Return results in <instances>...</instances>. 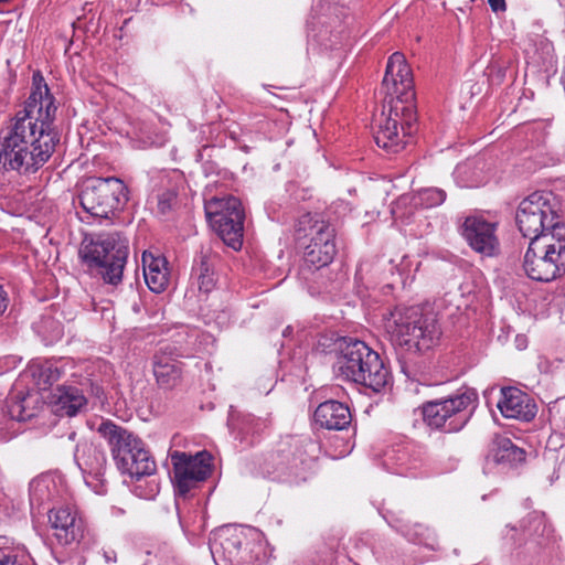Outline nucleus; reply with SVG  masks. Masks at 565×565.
Instances as JSON below:
<instances>
[{
	"mask_svg": "<svg viewBox=\"0 0 565 565\" xmlns=\"http://www.w3.org/2000/svg\"><path fill=\"white\" fill-rule=\"evenodd\" d=\"M23 109L0 130V169L20 174L36 172L52 157L58 138L50 130L56 106L41 73L33 75Z\"/></svg>",
	"mask_w": 565,
	"mask_h": 565,
	"instance_id": "obj_1",
	"label": "nucleus"
},
{
	"mask_svg": "<svg viewBox=\"0 0 565 565\" xmlns=\"http://www.w3.org/2000/svg\"><path fill=\"white\" fill-rule=\"evenodd\" d=\"M382 90L384 106L374 139L380 148L396 153L404 149L416 120L413 73H384Z\"/></svg>",
	"mask_w": 565,
	"mask_h": 565,
	"instance_id": "obj_2",
	"label": "nucleus"
},
{
	"mask_svg": "<svg viewBox=\"0 0 565 565\" xmlns=\"http://www.w3.org/2000/svg\"><path fill=\"white\" fill-rule=\"evenodd\" d=\"M334 372L338 377L361 384L373 392L384 388L390 379V372L379 353L360 340L344 342Z\"/></svg>",
	"mask_w": 565,
	"mask_h": 565,
	"instance_id": "obj_3",
	"label": "nucleus"
},
{
	"mask_svg": "<svg viewBox=\"0 0 565 565\" xmlns=\"http://www.w3.org/2000/svg\"><path fill=\"white\" fill-rule=\"evenodd\" d=\"M385 330L394 345L417 351L429 349L440 334L435 313L419 307L395 309Z\"/></svg>",
	"mask_w": 565,
	"mask_h": 565,
	"instance_id": "obj_4",
	"label": "nucleus"
},
{
	"mask_svg": "<svg viewBox=\"0 0 565 565\" xmlns=\"http://www.w3.org/2000/svg\"><path fill=\"white\" fill-rule=\"evenodd\" d=\"M81 255L95 275L106 284L116 286L122 279L128 257V241L118 233L98 235L84 241Z\"/></svg>",
	"mask_w": 565,
	"mask_h": 565,
	"instance_id": "obj_5",
	"label": "nucleus"
},
{
	"mask_svg": "<svg viewBox=\"0 0 565 565\" xmlns=\"http://www.w3.org/2000/svg\"><path fill=\"white\" fill-rule=\"evenodd\" d=\"M526 275L537 281H551L565 273V232L544 233L530 241L524 255Z\"/></svg>",
	"mask_w": 565,
	"mask_h": 565,
	"instance_id": "obj_6",
	"label": "nucleus"
},
{
	"mask_svg": "<svg viewBox=\"0 0 565 565\" xmlns=\"http://www.w3.org/2000/svg\"><path fill=\"white\" fill-rule=\"evenodd\" d=\"M79 204L95 220H110L128 201L125 183L115 177L90 178L79 192Z\"/></svg>",
	"mask_w": 565,
	"mask_h": 565,
	"instance_id": "obj_7",
	"label": "nucleus"
},
{
	"mask_svg": "<svg viewBox=\"0 0 565 565\" xmlns=\"http://www.w3.org/2000/svg\"><path fill=\"white\" fill-rule=\"evenodd\" d=\"M253 529L224 526L215 534L211 552L217 565H253L258 559L260 545Z\"/></svg>",
	"mask_w": 565,
	"mask_h": 565,
	"instance_id": "obj_8",
	"label": "nucleus"
},
{
	"mask_svg": "<svg viewBox=\"0 0 565 565\" xmlns=\"http://www.w3.org/2000/svg\"><path fill=\"white\" fill-rule=\"evenodd\" d=\"M552 200L550 192H534L519 204L515 221L524 237L532 241L544 233L565 232Z\"/></svg>",
	"mask_w": 565,
	"mask_h": 565,
	"instance_id": "obj_9",
	"label": "nucleus"
},
{
	"mask_svg": "<svg viewBox=\"0 0 565 565\" xmlns=\"http://www.w3.org/2000/svg\"><path fill=\"white\" fill-rule=\"evenodd\" d=\"M477 394L467 390L447 398L426 402L422 405V415L427 426L446 431H458L468 423Z\"/></svg>",
	"mask_w": 565,
	"mask_h": 565,
	"instance_id": "obj_10",
	"label": "nucleus"
},
{
	"mask_svg": "<svg viewBox=\"0 0 565 565\" xmlns=\"http://www.w3.org/2000/svg\"><path fill=\"white\" fill-rule=\"evenodd\" d=\"M297 232L309 237L305 246L303 269H320L328 266L337 254L334 227L310 213L302 215Z\"/></svg>",
	"mask_w": 565,
	"mask_h": 565,
	"instance_id": "obj_11",
	"label": "nucleus"
},
{
	"mask_svg": "<svg viewBox=\"0 0 565 565\" xmlns=\"http://www.w3.org/2000/svg\"><path fill=\"white\" fill-rule=\"evenodd\" d=\"M206 217L221 239L237 250L243 244L244 210L237 198L214 196L205 202Z\"/></svg>",
	"mask_w": 565,
	"mask_h": 565,
	"instance_id": "obj_12",
	"label": "nucleus"
},
{
	"mask_svg": "<svg viewBox=\"0 0 565 565\" xmlns=\"http://www.w3.org/2000/svg\"><path fill=\"white\" fill-rule=\"evenodd\" d=\"M211 459L206 451L195 456L175 451L171 456L175 493L185 497L192 488L205 480L211 473Z\"/></svg>",
	"mask_w": 565,
	"mask_h": 565,
	"instance_id": "obj_13",
	"label": "nucleus"
},
{
	"mask_svg": "<svg viewBox=\"0 0 565 565\" xmlns=\"http://www.w3.org/2000/svg\"><path fill=\"white\" fill-rule=\"evenodd\" d=\"M462 236L477 253L492 257L500 250L497 224L482 216H468L462 225Z\"/></svg>",
	"mask_w": 565,
	"mask_h": 565,
	"instance_id": "obj_14",
	"label": "nucleus"
},
{
	"mask_svg": "<svg viewBox=\"0 0 565 565\" xmlns=\"http://www.w3.org/2000/svg\"><path fill=\"white\" fill-rule=\"evenodd\" d=\"M498 408L507 418L529 422L536 415V405L531 397L516 387H503L500 390Z\"/></svg>",
	"mask_w": 565,
	"mask_h": 565,
	"instance_id": "obj_15",
	"label": "nucleus"
},
{
	"mask_svg": "<svg viewBox=\"0 0 565 565\" xmlns=\"http://www.w3.org/2000/svg\"><path fill=\"white\" fill-rule=\"evenodd\" d=\"M153 375L158 386L162 390H172L182 379V363L172 356L169 345L162 347L153 358Z\"/></svg>",
	"mask_w": 565,
	"mask_h": 565,
	"instance_id": "obj_16",
	"label": "nucleus"
},
{
	"mask_svg": "<svg viewBox=\"0 0 565 565\" xmlns=\"http://www.w3.org/2000/svg\"><path fill=\"white\" fill-rule=\"evenodd\" d=\"M49 521L54 536L62 545L71 544L82 535V525L70 507L50 510Z\"/></svg>",
	"mask_w": 565,
	"mask_h": 565,
	"instance_id": "obj_17",
	"label": "nucleus"
},
{
	"mask_svg": "<svg viewBox=\"0 0 565 565\" xmlns=\"http://www.w3.org/2000/svg\"><path fill=\"white\" fill-rule=\"evenodd\" d=\"M313 419L321 428L342 430L351 424L352 416L345 404L330 399L317 407Z\"/></svg>",
	"mask_w": 565,
	"mask_h": 565,
	"instance_id": "obj_18",
	"label": "nucleus"
},
{
	"mask_svg": "<svg viewBox=\"0 0 565 565\" xmlns=\"http://www.w3.org/2000/svg\"><path fill=\"white\" fill-rule=\"evenodd\" d=\"M141 260L143 277L148 288L156 294L164 291L170 280V273L166 257L145 250L142 253Z\"/></svg>",
	"mask_w": 565,
	"mask_h": 565,
	"instance_id": "obj_19",
	"label": "nucleus"
},
{
	"mask_svg": "<svg viewBox=\"0 0 565 565\" xmlns=\"http://www.w3.org/2000/svg\"><path fill=\"white\" fill-rule=\"evenodd\" d=\"M87 403L82 391L75 386H57L50 395L52 412L58 416H74Z\"/></svg>",
	"mask_w": 565,
	"mask_h": 565,
	"instance_id": "obj_20",
	"label": "nucleus"
},
{
	"mask_svg": "<svg viewBox=\"0 0 565 565\" xmlns=\"http://www.w3.org/2000/svg\"><path fill=\"white\" fill-rule=\"evenodd\" d=\"M116 465L122 473L137 480L153 475L157 469L154 460L145 447L134 450L130 455L120 457Z\"/></svg>",
	"mask_w": 565,
	"mask_h": 565,
	"instance_id": "obj_21",
	"label": "nucleus"
},
{
	"mask_svg": "<svg viewBox=\"0 0 565 565\" xmlns=\"http://www.w3.org/2000/svg\"><path fill=\"white\" fill-rule=\"evenodd\" d=\"M97 433L107 441L115 462L120 458L124 446H127V443L134 441V434L131 431L109 419L103 420L99 424Z\"/></svg>",
	"mask_w": 565,
	"mask_h": 565,
	"instance_id": "obj_22",
	"label": "nucleus"
},
{
	"mask_svg": "<svg viewBox=\"0 0 565 565\" xmlns=\"http://www.w3.org/2000/svg\"><path fill=\"white\" fill-rule=\"evenodd\" d=\"M75 459L77 463L82 467L84 466L89 472L98 475L102 472L103 468L106 465V456L104 451L99 450L92 444H85L82 446L77 445L75 450Z\"/></svg>",
	"mask_w": 565,
	"mask_h": 565,
	"instance_id": "obj_23",
	"label": "nucleus"
},
{
	"mask_svg": "<svg viewBox=\"0 0 565 565\" xmlns=\"http://www.w3.org/2000/svg\"><path fill=\"white\" fill-rule=\"evenodd\" d=\"M446 199V193L441 189L437 188H426L419 190L416 194L412 196L404 195L398 200V204H405L408 201L415 207H425L430 209L440 205Z\"/></svg>",
	"mask_w": 565,
	"mask_h": 565,
	"instance_id": "obj_24",
	"label": "nucleus"
},
{
	"mask_svg": "<svg viewBox=\"0 0 565 565\" xmlns=\"http://www.w3.org/2000/svg\"><path fill=\"white\" fill-rule=\"evenodd\" d=\"M520 526L527 542H537V539L544 536L547 530L545 515L539 511L529 513L521 521Z\"/></svg>",
	"mask_w": 565,
	"mask_h": 565,
	"instance_id": "obj_25",
	"label": "nucleus"
},
{
	"mask_svg": "<svg viewBox=\"0 0 565 565\" xmlns=\"http://www.w3.org/2000/svg\"><path fill=\"white\" fill-rule=\"evenodd\" d=\"M193 275L198 278V286L201 291L207 294L214 288L213 263L207 255L201 256L200 263L193 267Z\"/></svg>",
	"mask_w": 565,
	"mask_h": 565,
	"instance_id": "obj_26",
	"label": "nucleus"
},
{
	"mask_svg": "<svg viewBox=\"0 0 565 565\" xmlns=\"http://www.w3.org/2000/svg\"><path fill=\"white\" fill-rule=\"evenodd\" d=\"M498 450L494 454L497 462H521L524 460L525 452L523 449L514 446L507 437H499L497 439Z\"/></svg>",
	"mask_w": 565,
	"mask_h": 565,
	"instance_id": "obj_27",
	"label": "nucleus"
},
{
	"mask_svg": "<svg viewBox=\"0 0 565 565\" xmlns=\"http://www.w3.org/2000/svg\"><path fill=\"white\" fill-rule=\"evenodd\" d=\"M30 372L40 390H46L61 377L60 370L50 363L32 365Z\"/></svg>",
	"mask_w": 565,
	"mask_h": 565,
	"instance_id": "obj_28",
	"label": "nucleus"
},
{
	"mask_svg": "<svg viewBox=\"0 0 565 565\" xmlns=\"http://www.w3.org/2000/svg\"><path fill=\"white\" fill-rule=\"evenodd\" d=\"M313 460H295L294 463L288 468V473L284 478L285 482L290 484H298L306 481L311 476Z\"/></svg>",
	"mask_w": 565,
	"mask_h": 565,
	"instance_id": "obj_29",
	"label": "nucleus"
},
{
	"mask_svg": "<svg viewBox=\"0 0 565 565\" xmlns=\"http://www.w3.org/2000/svg\"><path fill=\"white\" fill-rule=\"evenodd\" d=\"M502 545L509 548H516L527 543L521 526L507 524L500 532Z\"/></svg>",
	"mask_w": 565,
	"mask_h": 565,
	"instance_id": "obj_30",
	"label": "nucleus"
},
{
	"mask_svg": "<svg viewBox=\"0 0 565 565\" xmlns=\"http://www.w3.org/2000/svg\"><path fill=\"white\" fill-rule=\"evenodd\" d=\"M407 67V60L405 55L401 52L393 53L387 61L385 71H403V68Z\"/></svg>",
	"mask_w": 565,
	"mask_h": 565,
	"instance_id": "obj_31",
	"label": "nucleus"
},
{
	"mask_svg": "<svg viewBox=\"0 0 565 565\" xmlns=\"http://www.w3.org/2000/svg\"><path fill=\"white\" fill-rule=\"evenodd\" d=\"M0 565H26L23 559L14 554L0 555Z\"/></svg>",
	"mask_w": 565,
	"mask_h": 565,
	"instance_id": "obj_32",
	"label": "nucleus"
},
{
	"mask_svg": "<svg viewBox=\"0 0 565 565\" xmlns=\"http://www.w3.org/2000/svg\"><path fill=\"white\" fill-rule=\"evenodd\" d=\"M128 445L127 446H124V451L122 454L120 455V457H125L127 455H130L134 452V450H137L139 448H142L145 447L141 439H139L137 436L134 435V441L131 443H127Z\"/></svg>",
	"mask_w": 565,
	"mask_h": 565,
	"instance_id": "obj_33",
	"label": "nucleus"
},
{
	"mask_svg": "<svg viewBox=\"0 0 565 565\" xmlns=\"http://www.w3.org/2000/svg\"><path fill=\"white\" fill-rule=\"evenodd\" d=\"M173 200V194L172 193H163L160 198H159V202H158V207L159 210L161 211V213H166L167 211L170 210L171 207V201Z\"/></svg>",
	"mask_w": 565,
	"mask_h": 565,
	"instance_id": "obj_34",
	"label": "nucleus"
},
{
	"mask_svg": "<svg viewBox=\"0 0 565 565\" xmlns=\"http://www.w3.org/2000/svg\"><path fill=\"white\" fill-rule=\"evenodd\" d=\"M9 305V298L7 291L3 289L2 286H0V316H2Z\"/></svg>",
	"mask_w": 565,
	"mask_h": 565,
	"instance_id": "obj_35",
	"label": "nucleus"
},
{
	"mask_svg": "<svg viewBox=\"0 0 565 565\" xmlns=\"http://www.w3.org/2000/svg\"><path fill=\"white\" fill-rule=\"evenodd\" d=\"M489 4L494 12L505 11V0H488Z\"/></svg>",
	"mask_w": 565,
	"mask_h": 565,
	"instance_id": "obj_36",
	"label": "nucleus"
},
{
	"mask_svg": "<svg viewBox=\"0 0 565 565\" xmlns=\"http://www.w3.org/2000/svg\"><path fill=\"white\" fill-rule=\"evenodd\" d=\"M104 558L107 563H115L117 561V555L115 551H104Z\"/></svg>",
	"mask_w": 565,
	"mask_h": 565,
	"instance_id": "obj_37",
	"label": "nucleus"
},
{
	"mask_svg": "<svg viewBox=\"0 0 565 565\" xmlns=\"http://www.w3.org/2000/svg\"><path fill=\"white\" fill-rule=\"evenodd\" d=\"M515 343L518 349L522 350L526 348V339L523 335H518L515 338Z\"/></svg>",
	"mask_w": 565,
	"mask_h": 565,
	"instance_id": "obj_38",
	"label": "nucleus"
},
{
	"mask_svg": "<svg viewBox=\"0 0 565 565\" xmlns=\"http://www.w3.org/2000/svg\"><path fill=\"white\" fill-rule=\"evenodd\" d=\"M42 486L44 488H46V486L43 484V481H36V482L32 483V488H33L34 493L36 491L41 490Z\"/></svg>",
	"mask_w": 565,
	"mask_h": 565,
	"instance_id": "obj_39",
	"label": "nucleus"
},
{
	"mask_svg": "<svg viewBox=\"0 0 565 565\" xmlns=\"http://www.w3.org/2000/svg\"><path fill=\"white\" fill-rule=\"evenodd\" d=\"M75 436H76V433H75V431H72V433L68 435V439H70V440H74Z\"/></svg>",
	"mask_w": 565,
	"mask_h": 565,
	"instance_id": "obj_40",
	"label": "nucleus"
}]
</instances>
